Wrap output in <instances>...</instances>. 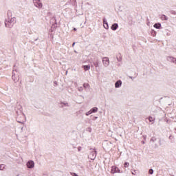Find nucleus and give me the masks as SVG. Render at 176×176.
<instances>
[{"label": "nucleus", "mask_w": 176, "mask_h": 176, "mask_svg": "<svg viewBox=\"0 0 176 176\" xmlns=\"http://www.w3.org/2000/svg\"><path fill=\"white\" fill-rule=\"evenodd\" d=\"M87 131H89V133H91V127H88L87 129Z\"/></svg>", "instance_id": "27"}, {"label": "nucleus", "mask_w": 176, "mask_h": 176, "mask_svg": "<svg viewBox=\"0 0 176 176\" xmlns=\"http://www.w3.org/2000/svg\"><path fill=\"white\" fill-rule=\"evenodd\" d=\"M132 174H133V175H136L135 170H134V172H132Z\"/></svg>", "instance_id": "30"}, {"label": "nucleus", "mask_w": 176, "mask_h": 176, "mask_svg": "<svg viewBox=\"0 0 176 176\" xmlns=\"http://www.w3.org/2000/svg\"><path fill=\"white\" fill-rule=\"evenodd\" d=\"M161 27H162V25L160 23H155L154 25V28H157V30L160 29Z\"/></svg>", "instance_id": "15"}, {"label": "nucleus", "mask_w": 176, "mask_h": 176, "mask_svg": "<svg viewBox=\"0 0 176 176\" xmlns=\"http://www.w3.org/2000/svg\"><path fill=\"white\" fill-rule=\"evenodd\" d=\"M16 17L12 16V12L8 11L7 13V18L5 20V25L7 28H12L16 24Z\"/></svg>", "instance_id": "1"}, {"label": "nucleus", "mask_w": 176, "mask_h": 176, "mask_svg": "<svg viewBox=\"0 0 176 176\" xmlns=\"http://www.w3.org/2000/svg\"><path fill=\"white\" fill-rule=\"evenodd\" d=\"M78 91H83V87H80L78 89Z\"/></svg>", "instance_id": "25"}, {"label": "nucleus", "mask_w": 176, "mask_h": 176, "mask_svg": "<svg viewBox=\"0 0 176 176\" xmlns=\"http://www.w3.org/2000/svg\"><path fill=\"white\" fill-rule=\"evenodd\" d=\"M12 74H12V80H14V82L15 83H16V82L20 79V78H19V75H16V74H14V72H13Z\"/></svg>", "instance_id": "9"}, {"label": "nucleus", "mask_w": 176, "mask_h": 176, "mask_svg": "<svg viewBox=\"0 0 176 176\" xmlns=\"http://www.w3.org/2000/svg\"><path fill=\"white\" fill-rule=\"evenodd\" d=\"M16 113H19V111H16Z\"/></svg>", "instance_id": "37"}, {"label": "nucleus", "mask_w": 176, "mask_h": 176, "mask_svg": "<svg viewBox=\"0 0 176 176\" xmlns=\"http://www.w3.org/2000/svg\"><path fill=\"white\" fill-rule=\"evenodd\" d=\"M72 46L73 47L75 46V43H73Z\"/></svg>", "instance_id": "33"}, {"label": "nucleus", "mask_w": 176, "mask_h": 176, "mask_svg": "<svg viewBox=\"0 0 176 176\" xmlns=\"http://www.w3.org/2000/svg\"><path fill=\"white\" fill-rule=\"evenodd\" d=\"M150 141L151 142H155V141H156V138L152 137Z\"/></svg>", "instance_id": "24"}, {"label": "nucleus", "mask_w": 176, "mask_h": 176, "mask_svg": "<svg viewBox=\"0 0 176 176\" xmlns=\"http://www.w3.org/2000/svg\"><path fill=\"white\" fill-rule=\"evenodd\" d=\"M122 86V80H119L115 83V87L119 89Z\"/></svg>", "instance_id": "11"}, {"label": "nucleus", "mask_w": 176, "mask_h": 176, "mask_svg": "<svg viewBox=\"0 0 176 176\" xmlns=\"http://www.w3.org/2000/svg\"><path fill=\"white\" fill-rule=\"evenodd\" d=\"M169 138H171V136H169Z\"/></svg>", "instance_id": "38"}, {"label": "nucleus", "mask_w": 176, "mask_h": 176, "mask_svg": "<svg viewBox=\"0 0 176 176\" xmlns=\"http://www.w3.org/2000/svg\"><path fill=\"white\" fill-rule=\"evenodd\" d=\"M103 27L105 30H108L109 28V25H108V22H107V19L103 18Z\"/></svg>", "instance_id": "10"}, {"label": "nucleus", "mask_w": 176, "mask_h": 176, "mask_svg": "<svg viewBox=\"0 0 176 176\" xmlns=\"http://www.w3.org/2000/svg\"><path fill=\"white\" fill-rule=\"evenodd\" d=\"M26 166L28 168H34V167H35V163L34 162V161L30 160L27 162Z\"/></svg>", "instance_id": "6"}, {"label": "nucleus", "mask_w": 176, "mask_h": 176, "mask_svg": "<svg viewBox=\"0 0 176 176\" xmlns=\"http://www.w3.org/2000/svg\"><path fill=\"white\" fill-rule=\"evenodd\" d=\"M130 166V164L129 163V162H125L124 164V166L125 167V168H127V167H129Z\"/></svg>", "instance_id": "23"}, {"label": "nucleus", "mask_w": 176, "mask_h": 176, "mask_svg": "<svg viewBox=\"0 0 176 176\" xmlns=\"http://www.w3.org/2000/svg\"><path fill=\"white\" fill-rule=\"evenodd\" d=\"M142 144H145V142H142Z\"/></svg>", "instance_id": "36"}, {"label": "nucleus", "mask_w": 176, "mask_h": 176, "mask_svg": "<svg viewBox=\"0 0 176 176\" xmlns=\"http://www.w3.org/2000/svg\"><path fill=\"white\" fill-rule=\"evenodd\" d=\"M78 152H80V151H82V147L81 146L78 147Z\"/></svg>", "instance_id": "29"}, {"label": "nucleus", "mask_w": 176, "mask_h": 176, "mask_svg": "<svg viewBox=\"0 0 176 176\" xmlns=\"http://www.w3.org/2000/svg\"><path fill=\"white\" fill-rule=\"evenodd\" d=\"M167 61H169L170 63H173L174 64H176V58L173 56H167L166 57Z\"/></svg>", "instance_id": "8"}, {"label": "nucleus", "mask_w": 176, "mask_h": 176, "mask_svg": "<svg viewBox=\"0 0 176 176\" xmlns=\"http://www.w3.org/2000/svg\"><path fill=\"white\" fill-rule=\"evenodd\" d=\"M102 64L104 65V67H109V58L108 57H104L102 58Z\"/></svg>", "instance_id": "5"}, {"label": "nucleus", "mask_w": 176, "mask_h": 176, "mask_svg": "<svg viewBox=\"0 0 176 176\" xmlns=\"http://www.w3.org/2000/svg\"><path fill=\"white\" fill-rule=\"evenodd\" d=\"M64 104H60V108H64Z\"/></svg>", "instance_id": "31"}, {"label": "nucleus", "mask_w": 176, "mask_h": 176, "mask_svg": "<svg viewBox=\"0 0 176 176\" xmlns=\"http://www.w3.org/2000/svg\"><path fill=\"white\" fill-rule=\"evenodd\" d=\"M82 68L85 71H89V69H90V65H83Z\"/></svg>", "instance_id": "14"}, {"label": "nucleus", "mask_w": 176, "mask_h": 176, "mask_svg": "<svg viewBox=\"0 0 176 176\" xmlns=\"http://www.w3.org/2000/svg\"><path fill=\"white\" fill-rule=\"evenodd\" d=\"M17 108L19 110V112H23V107H21V104H19Z\"/></svg>", "instance_id": "17"}, {"label": "nucleus", "mask_w": 176, "mask_h": 176, "mask_svg": "<svg viewBox=\"0 0 176 176\" xmlns=\"http://www.w3.org/2000/svg\"><path fill=\"white\" fill-rule=\"evenodd\" d=\"M60 105H64L65 107H69L68 102H60Z\"/></svg>", "instance_id": "20"}, {"label": "nucleus", "mask_w": 176, "mask_h": 176, "mask_svg": "<svg viewBox=\"0 0 176 176\" xmlns=\"http://www.w3.org/2000/svg\"><path fill=\"white\" fill-rule=\"evenodd\" d=\"M148 120H149V122H154L155 121V118L150 116L148 118Z\"/></svg>", "instance_id": "22"}, {"label": "nucleus", "mask_w": 176, "mask_h": 176, "mask_svg": "<svg viewBox=\"0 0 176 176\" xmlns=\"http://www.w3.org/2000/svg\"><path fill=\"white\" fill-rule=\"evenodd\" d=\"M149 174H153V169H150L148 170Z\"/></svg>", "instance_id": "28"}, {"label": "nucleus", "mask_w": 176, "mask_h": 176, "mask_svg": "<svg viewBox=\"0 0 176 176\" xmlns=\"http://www.w3.org/2000/svg\"><path fill=\"white\" fill-rule=\"evenodd\" d=\"M16 120L18 123H21V124L25 122V115L23 114V111L19 112V114H18L16 117Z\"/></svg>", "instance_id": "2"}, {"label": "nucleus", "mask_w": 176, "mask_h": 176, "mask_svg": "<svg viewBox=\"0 0 176 176\" xmlns=\"http://www.w3.org/2000/svg\"><path fill=\"white\" fill-rule=\"evenodd\" d=\"M94 67H97L100 66V61L98 60H96V61L94 62Z\"/></svg>", "instance_id": "13"}, {"label": "nucleus", "mask_w": 176, "mask_h": 176, "mask_svg": "<svg viewBox=\"0 0 176 176\" xmlns=\"http://www.w3.org/2000/svg\"><path fill=\"white\" fill-rule=\"evenodd\" d=\"M74 31H76V28H74Z\"/></svg>", "instance_id": "34"}, {"label": "nucleus", "mask_w": 176, "mask_h": 176, "mask_svg": "<svg viewBox=\"0 0 176 176\" xmlns=\"http://www.w3.org/2000/svg\"><path fill=\"white\" fill-rule=\"evenodd\" d=\"M93 113V111L91 110H89L88 112L85 113L86 116H89V115H91Z\"/></svg>", "instance_id": "21"}, {"label": "nucleus", "mask_w": 176, "mask_h": 176, "mask_svg": "<svg viewBox=\"0 0 176 176\" xmlns=\"http://www.w3.org/2000/svg\"><path fill=\"white\" fill-rule=\"evenodd\" d=\"M33 3L36 8H38V9H41V8L43 6L42 3L41 2V0H33Z\"/></svg>", "instance_id": "4"}, {"label": "nucleus", "mask_w": 176, "mask_h": 176, "mask_svg": "<svg viewBox=\"0 0 176 176\" xmlns=\"http://www.w3.org/2000/svg\"><path fill=\"white\" fill-rule=\"evenodd\" d=\"M161 19L162 20H166V21L168 20V17H167V16H166V15H162Z\"/></svg>", "instance_id": "19"}, {"label": "nucleus", "mask_w": 176, "mask_h": 176, "mask_svg": "<svg viewBox=\"0 0 176 176\" xmlns=\"http://www.w3.org/2000/svg\"><path fill=\"white\" fill-rule=\"evenodd\" d=\"M5 168V166L3 164L0 165V170H3Z\"/></svg>", "instance_id": "26"}, {"label": "nucleus", "mask_w": 176, "mask_h": 176, "mask_svg": "<svg viewBox=\"0 0 176 176\" xmlns=\"http://www.w3.org/2000/svg\"><path fill=\"white\" fill-rule=\"evenodd\" d=\"M130 79H132V80L134 79L132 76H129Z\"/></svg>", "instance_id": "32"}, {"label": "nucleus", "mask_w": 176, "mask_h": 176, "mask_svg": "<svg viewBox=\"0 0 176 176\" xmlns=\"http://www.w3.org/2000/svg\"><path fill=\"white\" fill-rule=\"evenodd\" d=\"M92 113H96V112H97L98 111V108L97 107H94L91 109Z\"/></svg>", "instance_id": "16"}, {"label": "nucleus", "mask_w": 176, "mask_h": 176, "mask_svg": "<svg viewBox=\"0 0 176 176\" xmlns=\"http://www.w3.org/2000/svg\"><path fill=\"white\" fill-rule=\"evenodd\" d=\"M83 87L85 89H87V87H90V85H89V83L85 82L83 84Z\"/></svg>", "instance_id": "18"}, {"label": "nucleus", "mask_w": 176, "mask_h": 176, "mask_svg": "<svg viewBox=\"0 0 176 176\" xmlns=\"http://www.w3.org/2000/svg\"><path fill=\"white\" fill-rule=\"evenodd\" d=\"M68 74V72H66V75Z\"/></svg>", "instance_id": "35"}, {"label": "nucleus", "mask_w": 176, "mask_h": 176, "mask_svg": "<svg viewBox=\"0 0 176 176\" xmlns=\"http://www.w3.org/2000/svg\"><path fill=\"white\" fill-rule=\"evenodd\" d=\"M111 173V174H116V173H120V170L117 166H112Z\"/></svg>", "instance_id": "7"}, {"label": "nucleus", "mask_w": 176, "mask_h": 176, "mask_svg": "<svg viewBox=\"0 0 176 176\" xmlns=\"http://www.w3.org/2000/svg\"><path fill=\"white\" fill-rule=\"evenodd\" d=\"M119 27V25H118V23H114L111 25V30L112 31H116V30H118V28Z\"/></svg>", "instance_id": "12"}, {"label": "nucleus", "mask_w": 176, "mask_h": 176, "mask_svg": "<svg viewBox=\"0 0 176 176\" xmlns=\"http://www.w3.org/2000/svg\"><path fill=\"white\" fill-rule=\"evenodd\" d=\"M97 156V151L95 149H91V152L89 155H88L89 159L91 160H94Z\"/></svg>", "instance_id": "3"}]
</instances>
